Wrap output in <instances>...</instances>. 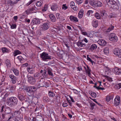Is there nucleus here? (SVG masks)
<instances>
[{
	"label": "nucleus",
	"instance_id": "nucleus-22",
	"mask_svg": "<svg viewBox=\"0 0 121 121\" xmlns=\"http://www.w3.org/2000/svg\"><path fill=\"white\" fill-rule=\"evenodd\" d=\"M84 11L82 9H81L78 14V17L79 18H81L83 17Z\"/></svg>",
	"mask_w": 121,
	"mask_h": 121
},
{
	"label": "nucleus",
	"instance_id": "nucleus-41",
	"mask_svg": "<svg viewBox=\"0 0 121 121\" xmlns=\"http://www.w3.org/2000/svg\"><path fill=\"white\" fill-rule=\"evenodd\" d=\"M1 50L2 51V52L3 53L7 52L9 51L8 49L5 47L2 48Z\"/></svg>",
	"mask_w": 121,
	"mask_h": 121
},
{
	"label": "nucleus",
	"instance_id": "nucleus-7",
	"mask_svg": "<svg viewBox=\"0 0 121 121\" xmlns=\"http://www.w3.org/2000/svg\"><path fill=\"white\" fill-rule=\"evenodd\" d=\"M113 72L116 75H121V69L117 67L114 68L112 70Z\"/></svg>",
	"mask_w": 121,
	"mask_h": 121
},
{
	"label": "nucleus",
	"instance_id": "nucleus-30",
	"mask_svg": "<svg viewBox=\"0 0 121 121\" xmlns=\"http://www.w3.org/2000/svg\"><path fill=\"white\" fill-rule=\"evenodd\" d=\"M5 63L7 67H11V65L10 63V60H9L7 59L5 61Z\"/></svg>",
	"mask_w": 121,
	"mask_h": 121
},
{
	"label": "nucleus",
	"instance_id": "nucleus-6",
	"mask_svg": "<svg viewBox=\"0 0 121 121\" xmlns=\"http://www.w3.org/2000/svg\"><path fill=\"white\" fill-rule=\"evenodd\" d=\"M25 90L27 92L30 93L35 91L36 90V88L34 86H30L26 87Z\"/></svg>",
	"mask_w": 121,
	"mask_h": 121
},
{
	"label": "nucleus",
	"instance_id": "nucleus-56",
	"mask_svg": "<svg viewBox=\"0 0 121 121\" xmlns=\"http://www.w3.org/2000/svg\"><path fill=\"white\" fill-rule=\"evenodd\" d=\"M42 75L44 78H46L47 76L46 72L45 71H44Z\"/></svg>",
	"mask_w": 121,
	"mask_h": 121
},
{
	"label": "nucleus",
	"instance_id": "nucleus-35",
	"mask_svg": "<svg viewBox=\"0 0 121 121\" xmlns=\"http://www.w3.org/2000/svg\"><path fill=\"white\" fill-rule=\"evenodd\" d=\"M21 53V52L18 50H15L14 52V56H16L18 54H20Z\"/></svg>",
	"mask_w": 121,
	"mask_h": 121
},
{
	"label": "nucleus",
	"instance_id": "nucleus-18",
	"mask_svg": "<svg viewBox=\"0 0 121 121\" xmlns=\"http://www.w3.org/2000/svg\"><path fill=\"white\" fill-rule=\"evenodd\" d=\"M14 117L13 114H8L7 121H12Z\"/></svg>",
	"mask_w": 121,
	"mask_h": 121
},
{
	"label": "nucleus",
	"instance_id": "nucleus-9",
	"mask_svg": "<svg viewBox=\"0 0 121 121\" xmlns=\"http://www.w3.org/2000/svg\"><path fill=\"white\" fill-rule=\"evenodd\" d=\"M9 77L11 79V81L12 83L13 84H15L17 81L16 77L12 74L10 75Z\"/></svg>",
	"mask_w": 121,
	"mask_h": 121
},
{
	"label": "nucleus",
	"instance_id": "nucleus-37",
	"mask_svg": "<svg viewBox=\"0 0 121 121\" xmlns=\"http://www.w3.org/2000/svg\"><path fill=\"white\" fill-rule=\"evenodd\" d=\"M104 52L105 54H108L109 52V50L108 48V47H106L104 48Z\"/></svg>",
	"mask_w": 121,
	"mask_h": 121
},
{
	"label": "nucleus",
	"instance_id": "nucleus-4",
	"mask_svg": "<svg viewBox=\"0 0 121 121\" xmlns=\"http://www.w3.org/2000/svg\"><path fill=\"white\" fill-rule=\"evenodd\" d=\"M109 39L111 41L117 42L118 40V38L116 34L111 33L109 35Z\"/></svg>",
	"mask_w": 121,
	"mask_h": 121
},
{
	"label": "nucleus",
	"instance_id": "nucleus-23",
	"mask_svg": "<svg viewBox=\"0 0 121 121\" xmlns=\"http://www.w3.org/2000/svg\"><path fill=\"white\" fill-rule=\"evenodd\" d=\"M27 69L28 72L30 73H33L34 72V68L33 67H29L27 68Z\"/></svg>",
	"mask_w": 121,
	"mask_h": 121
},
{
	"label": "nucleus",
	"instance_id": "nucleus-49",
	"mask_svg": "<svg viewBox=\"0 0 121 121\" xmlns=\"http://www.w3.org/2000/svg\"><path fill=\"white\" fill-rule=\"evenodd\" d=\"M106 78L109 82L112 81V78L108 76H106Z\"/></svg>",
	"mask_w": 121,
	"mask_h": 121
},
{
	"label": "nucleus",
	"instance_id": "nucleus-15",
	"mask_svg": "<svg viewBox=\"0 0 121 121\" xmlns=\"http://www.w3.org/2000/svg\"><path fill=\"white\" fill-rule=\"evenodd\" d=\"M28 81L30 83L34 84L35 82V80L33 77L30 76L28 78Z\"/></svg>",
	"mask_w": 121,
	"mask_h": 121
},
{
	"label": "nucleus",
	"instance_id": "nucleus-52",
	"mask_svg": "<svg viewBox=\"0 0 121 121\" xmlns=\"http://www.w3.org/2000/svg\"><path fill=\"white\" fill-rule=\"evenodd\" d=\"M71 8L73 9L75 11L77 10L78 9V8L77 7H76L74 5L71 7Z\"/></svg>",
	"mask_w": 121,
	"mask_h": 121
},
{
	"label": "nucleus",
	"instance_id": "nucleus-50",
	"mask_svg": "<svg viewBox=\"0 0 121 121\" xmlns=\"http://www.w3.org/2000/svg\"><path fill=\"white\" fill-rule=\"evenodd\" d=\"M95 104L93 103H91L90 104V105L91 107V109L93 110L94 108V107L95 105Z\"/></svg>",
	"mask_w": 121,
	"mask_h": 121
},
{
	"label": "nucleus",
	"instance_id": "nucleus-32",
	"mask_svg": "<svg viewBox=\"0 0 121 121\" xmlns=\"http://www.w3.org/2000/svg\"><path fill=\"white\" fill-rule=\"evenodd\" d=\"M43 101L44 102H48L49 101L50 99L47 96H44L43 98Z\"/></svg>",
	"mask_w": 121,
	"mask_h": 121
},
{
	"label": "nucleus",
	"instance_id": "nucleus-26",
	"mask_svg": "<svg viewBox=\"0 0 121 121\" xmlns=\"http://www.w3.org/2000/svg\"><path fill=\"white\" fill-rule=\"evenodd\" d=\"M92 24L93 27H97L98 25V21L96 20H94L92 22Z\"/></svg>",
	"mask_w": 121,
	"mask_h": 121
},
{
	"label": "nucleus",
	"instance_id": "nucleus-27",
	"mask_svg": "<svg viewBox=\"0 0 121 121\" xmlns=\"http://www.w3.org/2000/svg\"><path fill=\"white\" fill-rule=\"evenodd\" d=\"M115 3V1L113 0H108L107 3L108 5H111V6L113 4Z\"/></svg>",
	"mask_w": 121,
	"mask_h": 121
},
{
	"label": "nucleus",
	"instance_id": "nucleus-3",
	"mask_svg": "<svg viewBox=\"0 0 121 121\" xmlns=\"http://www.w3.org/2000/svg\"><path fill=\"white\" fill-rule=\"evenodd\" d=\"M40 57L44 61H46L47 60H51V56L48 55V54L43 52L40 54Z\"/></svg>",
	"mask_w": 121,
	"mask_h": 121
},
{
	"label": "nucleus",
	"instance_id": "nucleus-12",
	"mask_svg": "<svg viewBox=\"0 0 121 121\" xmlns=\"http://www.w3.org/2000/svg\"><path fill=\"white\" fill-rule=\"evenodd\" d=\"M35 10V9L34 7H31L29 8L27 10L25 11L24 12L25 14L28 15L31 13V12Z\"/></svg>",
	"mask_w": 121,
	"mask_h": 121
},
{
	"label": "nucleus",
	"instance_id": "nucleus-25",
	"mask_svg": "<svg viewBox=\"0 0 121 121\" xmlns=\"http://www.w3.org/2000/svg\"><path fill=\"white\" fill-rule=\"evenodd\" d=\"M12 70L15 75L17 76H18L19 75V71L17 69H15L14 68H13L12 69Z\"/></svg>",
	"mask_w": 121,
	"mask_h": 121
},
{
	"label": "nucleus",
	"instance_id": "nucleus-24",
	"mask_svg": "<svg viewBox=\"0 0 121 121\" xmlns=\"http://www.w3.org/2000/svg\"><path fill=\"white\" fill-rule=\"evenodd\" d=\"M32 22L33 24L36 25L39 24L40 23V21L38 19L34 18L33 19Z\"/></svg>",
	"mask_w": 121,
	"mask_h": 121
},
{
	"label": "nucleus",
	"instance_id": "nucleus-33",
	"mask_svg": "<svg viewBox=\"0 0 121 121\" xmlns=\"http://www.w3.org/2000/svg\"><path fill=\"white\" fill-rule=\"evenodd\" d=\"M48 95L50 97H53L55 95L54 93L51 91L48 92Z\"/></svg>",
	"mask_w": 121,
	"mask_h": 121
},
{
	"label": "nucleus",
	"instance_id": "nucleus-2",
	"mask_svg": "<svg viewBox=\"0 0 121 121\" xmlns=\"http://www.w3.org/2000/svg\"><path fill=\"white\" fill-rule=\"evenodd\" d=\"M50 24V22L48 21L43 23V24L41 25V30L43 31L47 30L49 28Z\"/></svg>",
	"mask_w": 121,
	"mask_h": 121
},
{
	"label": "nucleus",
	"instance_id": "nucleus-19",
	"mask_svg": "<svg viewBox=\"0 0 121 121\" xmlns=\"http://www.w3.org/2000/svg\"><path fill=\"white\" fill-rule=\"evenodd\" d=\"M49 18L53 22H55L56 21V18L54 15L52 14H50L49 15Z\"/></svg>",
	"mask_w": 121,
	"mask_h": 121
},
{
	"label": "nucleus",
	"instance_id": "nucleus-16",
	"mask_svg": "<svg viewBox=\"0 0 121 121\" xmlns=\"http://www.w3.org/2000/svg\"><path fill=\"white\" fill-rule=\"evenodd\" d=\"M70 20L74 22H77L78 21L77 18L72 15H71L69 17Z\"/></svg>",
	"mask_w": 121,
	"mask_h": 121
},
{
	"label": "nucleus",
	"instance_id": "nucleus-29",
	"mask_svg": "<svg viewBox=\"0 0 121 121\" xmlns=\"http://www.w3.org/2000/svg\"><path fill=\"white\" fill-rule=\"evenodd\" d=\"M97 48L96 45L95 44H92L90 48V49L91 50H93L96 49Z\"/></svg>",
	"mask_w": 121,
	"mask_h": 121
},
{
	"label": "nucleus",
	"instance_id": "nucleus-61",
	"mask_svg": "<svg viewBox=\"0 0 121 121\" xmlns=\"http://www.w3.org/2000/svg\"><path fill=\"white\" fill-rule=\"evenodd\" d=\"M89 55H87V60L88 61H89L90 62H92V60L91 59L90 57H89Z\"/></svg>",
	"mask_w": 121,
	"mask_h": 121
},
{
	"label": "nucleus",
	"instance_id": "nucleus-28",
	"mask_svg": "<svg viewBox=\"0 0 121 121\" xmlns=\"http://www.w3.org/2000/svg\"><path fill=\"white\" fill-rule=\"evenodd\" d=\"M111 7L114 9H117L118 8V6L117 3L115 1V3H114V4H113L112 6H111Z\"/></svg>",
	"mask_w": 121,
	"mask_h": 121
},
{
	"label": "nucleus",
	"instance_id": "nucleus-62",
	"mask_svg": "<svg viewBox=\"0 0 121 121\" xmlns=\"http://www.w3.org/2000/svg\"><path fill=\"white\" fill-rule=\"evenodd\" d=\"M106 13L105 11H103L101 13V15L102 17L104 16H106Z\"/></svg>",
	"mask_w": 121,
	"mask_h": 121
},
{
	"label": "nucleus",
	"instance_id": "nucleus-57",
	"mask_svg": "<svg viewBox=\"0 0 121 121\" xmlns=\"http://www.w3.org/2000/svg\"><path fill=\"white\" fill-rule=\"evenodd\" d=\"M115 15L113 13H112L109 15V17L110 18H112L113 17H115Z\"/></svg>",
	"mask_w": 121,
	"mask_h": 121
},
{
	"label": "nucleus",
	"instance_id": "nucleus-55",
	"mask_svg": "<svg viewBox=\"0 0 121 121\" xmlns=\"http://www.w3.org/2000/svg\"><path fill=\"white\" fill-rule=\"evenodd\" d=\"M91 95L92 97L94 98L95 97H96V93L94 92H92Z\"/></svg>",
	"mask_w": 121,
	"mask_h": 121
},
{
	"label": "nucleus",
	"instance_id": "nucleus-36",
	"mask_svg": "<svg viewBox=\"0 0 121 121\" xmlns=\"http://www.w3.org/2000/svg\"><path fill=\"white\" fill-rule=\"evenodd\" d=\"M114 26H112V25H111L109 26V28H108L106 32H109L113 30L114 29Z\"/></svg>",
	"mask_w": 121,
	"mask_h": 121
},
{
	"label": "nucleus",
	"instance_id": "nucleus-20",
	"mask_svg": "<svg viewBox=\"0 0 121 121\" xmlns=\"http://www.w3.org/2000/svg\"><path fill=\"white\" fill-rule=\"evenodd\" d=\"M4 112L7 114H9L11 112L12 110L9 107H7L4 109Z\"/></svg>",
	"mask_w": 121,
	"mask_h": 121
},
{
	"label": "nucleus",
	"instance_id": "nucleus-38",
	"mask_svg": "<svg viewBox=\"0 0 121 121\" xmlns=\"http://www.w3.org/2000/svg\"><path fill=\"white\" fill-rule=\"evenodd\" d=\"M95 0H90L89 1V3L93 7H94L95 3Z\"/></svg>",
	"mask_w": 121,
	"mask_h": 121
},
{
	"label": "nucleus",
	"instance_id": "nucleus-39",
	"mask_svg": "<svg viewBox=\"0 0 121 121\" xmlns=\"http://www.w3.org/2000/svg\"><path fill=\"white\" fill-rule=\"evenodd\" d=\"M87 69L86 70V73H87L89 76L91 74V70L90 69L88 65L87 66Z\"/></svg>",
	"mask_w": 121,
	"mask_h": 121
},
{
	"label": "nucleus",
	"instance_id": "nucleus-42",
	"mask_svg": "<svg viewBox=\"0 0 121 121\" xmlns=\"http://www.w3.org/2000/svg\"><path fill=\"white\" fill-rule=\"evenodd\" d=\"M95 16L96 18L98 19H99L100 18V16L99 13L98 12L95 13Z\"/></svg>",
	"mask_w": 121,
	"mask_h": 121
},
{
	"label": "nucleus",
	"instance_id": "nucleus-31",
	"mask_svg": "<svg viewBox=\"0 0 121 121\" xmlns=\"http://www.w3.org/2000/svg\"><path fill=\"white\" fill-rule=\"evenodd\" d=\"M8 3L10 5H13L14 4H16L17 2H16L15 1L13 0V1H12L11 0H8L7 1Z\"/></svg>",
	"mask_w": 121,
	"mask_h": 121
},
{
	"label": "nucleus",
	"instance_id": "nucleus-34",
	"mask_svg": "<svg viewBox=\"0 0 121 121\" xmlns=\"http://www.w3.org/2000/svg\"><path fill=\"white\" fill-rule=\"evenodd\" d=\"M113 98V96L112 95V96H107L106 98V100L108 102H109Z\"/></svg>",
	"mask_w": 121,
	"mask_h": 121
},
{
	"label": "nucleus",
	"instance_id": "nucleus-14",
	"mask_svg": "<svg viewBox=\"0 0 121 121\" xmlns=\"http://www.w3.org/2000/svg\"><path fill=\"white\" fill-rule=\"evenodd\" d=\"M97 42L100 45L102 46H104L106 44V41L103 39L99 40Z\"/></svg>",
	"mask_w": 121,
	"mask_h": 121
},
{
	"label": "nucleus",
	"instance_id": "nucleus-58",
	"mask_svg": "<svg viewBox=\"0 0 121 121\" xmlns=\"http://www.w3.org/2000/svg\"><path fill=\"white\" fill-rule=\"evenodd\" d=\"M16 25L14 24H13L11 26V29H13L16 28Z\"/></svg>",
	"mask_w": 121,
	"mask_h": 121
},
{
	"label": "nucleus",
	"instance_id": "nucleus-47",
	"mask_svg": "<svg viewBox=\"0 0 121 121\" xmlns=\"http://www.w3.org/2000/svg\"><path fill=\"white\" fill-rule=\"evenodd\" d=\"M68 106V101L67 102H66L65 101L62 104V106L64 107H65Z\"/></svg>",
	"mask_w": 121,
	"mask_h": 121
},
{
	"label": "nucleus",
	"instance_id": "nucleus-48",
	"mask_svg": "<svg viewBox=\"0 0 121 121\" xmlns=\"http://www.w3.org/2000/svg\"><path fill=\"white\" fill-rule=\"evenodd\" d=\"M8 96V94H6L4 95V97L3 98V100L4 101H5V98Z\"/></svg>",
	"mask_w": 121,
	"mask_h": 121
},
{
	"label": "nucleus",
	"instance_id": "nucleus-59",
	"mask_svg": "<svg viewBox=\"0 0 121 121\" xmlns=\"http://www.w3.org/2000/svg\"><path fill=\"white\" fill-rule=\"evenodd\" d=\"M39 76V73H36L34 75V77L35 78H38Z\"/></svg>",
	"mask_w": 121,
	"mask_h": 121
},
{
	"label": "nucleus",
	"instance_id": "nucleus-51",
	"mask_svg": "<svg viewBox=\"0 0 121 121\" xmlns=\"http://www.w3.org/2000/svg\"><path fill=\"white\" fill-rule=\"evenodd\" d=\"M67 8V6H66V4H63V5L62 7V9L65 10Z\"/></svg>",
	"mask_w": 121,
	"mask_h": 121
},
{
	"label": "nucleus",
	"instance_id": "nucleus-1",
	"mask_svg": "<svg viewBox=\"0 0 121 121\" xmlns=\"http://www.w3.org/2000/svg\"><path fill=\"white\" fill-rule=\"evenodd\" d=\"M18 102V100L16 97H11L8 98L7 103L9 106L12 107L17 105Z\"/></svg>",
	"mask_w": 121,
	"mask_h": 121
},
{
	"label": "nucleus",
	"instance_id": "nucleus-54",
	"mask_svg": "<svg viewBox=\"0 0 121 121\" xmlns=\"http://www.w3.org/2000/svg\"><path fill=\"white\" fill-rule=\"evenodd\" d=\"M41 2L39 1L37 2L36 3V5L38 7H39L41 5Z\"/></svg>",
	"mask_w": 121,
	"mask_h": 121
},
{
	"label": "nucleus",
	"instance_id": "nucleus-64",
	"mask_svg": "<svg viewBox=\"0 0 121 121\" xmlns=\"http://www.w3.org/2000/svg\"><path fill=\"white\" fill-rule=\"evenodd\" d=\"M18 59L20 60L21 63H22V57L21 56H19L17 57Z\"/></svg>",
	"mask_w": 121,
	"mask_h": 121
},
{
	"label": "nucleus",
	"instance_id": "nucleus-53",
	"mask_svg": "<svg viewBox=\"0 0 121 121\" xmlns=\"http://www.w3.org/2000/svg\"><path fill=\"white\" fill-rule=\"evenodd\" d=\"M4 108V105H3L1 107V110L0 111L1 113L4 112H4L5 108Z\"/></svg>",
	"mask_w": 121,
	"mask_h": 121
},
{
	"label": "nucleus",
	"instance_id": "nucleus-63",
	"mask_svg": "<svg viewBox=\"0 0 121 121\" xmlns=\"http://www.w3.org/2000/svg\"><path fill=\"white\" fill-rule=\"evenodd\" d=\"M48 74L51 76H52L53 75V74L52 73L51 71L50 70H48Z\"/></svg>",
	"mask_w": 121,
	"mask_h": 121
},
{
	"label": "nucleus",
	"instance_id": "nucleus-5",
	"mask_svg": "<svg viewBox=\"0 0 121 121\" xmlns=\"http://www.w3.org/2000/svg\"><path fill=\"white\" fill-rule=\"evenodd\" d=\"M114 54L118 57L121 58V49L118 48H115L114 51Z\"/></svg>",
	"mask_w": 121,
	"mask_h": 121
},
{
	"label": "nucleus",
	"instance_id": "nucleus-17",
	"mask_svg": "<svg viewBox=\"0 0 121 121\" xmlns=\"http://www.w3.org/2000/svg\"><path fill=\"white\" fill-rule=\"evenodd\" d=\"M16 88V86L15 85H12L10 86L9 90L11 92L13 93L15 91Z\"/></svg>",
	"mask_w": 121,
	"mask_h": 121
},
{
	"label": "nucleus",
	"instance_id": "nucleus-45",
	"mask_svg": "<svg viewBox=\"0 0 121 121\" xmlns=\"http://www.w3.org/2000/svg\"><path fill=\"white\" fill-rule=\"evenodd\" d=\"M18 98L21 101H22L24 99V97L22 95H19L18 96Z\"/></svg>",
	"mask_w": 121,
	"mask_h": 121
},
{
	"label": "nucleus",
	"instance_id": "nucleus-60",
	"mask_svg": "<svg viewBox=\"0 0 121 121\" xmlns=\"http://www.w3.org/2000/svg\"><path fill=\"white\" fill-rule=\"evenodd\" d=\"M49 82H46L45 83V84L46 85V87H49L50 86V84L49 83Z\"/></svg>",
	"mask_w": 121,
	"mask_h": 121
},
{
	"label": "nucleus",
	"instance_id": "nucleus-21",
	"mask_svg": "<svg viewBox=\"0 0 121 121\" xmlns=\"http://www.w3.org/2000/svg\"><path fill=\"white\" fill-rule=\"evenodd\" d=\"M77 45L78 47H84L86 46L85 43H83L82 42L78 41L77 43Z\"/></svg>",
	"mask_w": 121,
	"mask_h": 121
},
{
	"label": "nucleus",
	"instance_id": "nucleus-10",
	"mask_svg": "<svg viewBox=\"0 0 121 121\" xmlns=\"http://www.w3.org/2000/svg\"><path fill=\"white\" fill-rule=\"evenodd\" d=\"M120 98L119 96H117L114 99V105L115 106H118L119 105L120 103Z\"/></svg>",
	"mask_w": 121,
	"mask_h": 121
},
{
	"label": "nucleus",
	"instance_id": "nucleus-13",
	"mask_svg": "<svg viewBox=\"0 0 121 121\" xmlns=\"http://www.w3.org/2000/svg\"><path fill=\"white\" fill-rule=\"evenodd\" d=\"M95 3L94 7H100L103 5L102 3L99 1L95 0Z\"/></svg>",
	"mask_w": 121,
	"mask_h": 121
},
{
	"label": "nucleus",
	"instance_id": "nucleus-11",
	"mask_svg": "<svg viewBox=\"0 0 121 121\" xmlns=\"http://www.w3.org/2000/svg\"><path fill=\"white\" fill-rule=\"evenodd\" d=\"M58 6L56 3H53L51 6V10L53 11H56L58 9Z\"/></svg>",
	"mask_w": 121,
	"mask_h": 121
},
{
	"label": "nucleus",
	"instance_id": "nucleus-40",
	"mask_svg": "<svg viewBox=\"0 0 121 121\" xmlns=\"http://www.w3.org/2000/svg\"><path fill=\"white\" fill-rule=\"evenodd\" d=\"M93 12V11L92 10H88L86 13L87 16L89 17L90 15H91Z\"/></svg>",
	"mask_w": 121,
	"mask_h": 121
},
{
	"label": "nucleus",
	"instance_id": "nucleus-8",
	"mask_svg": "<svg viewBox=\"0 0 121 121\" xmlns=\"http://www.w3.org/2000/svg\"><path fill=\"white\" fill-rule=\"evenodd\" d=\"M4 112L3 113H1L0 114V117L1 119L2 120H6L7 121L8 120V114H7Z\"/></svg>",
	"mask_w": 121,
	"mask_h": 121
},
{
	"label": "nucleus",
	"instance_id": "nucleus-43",
	"mask_svg": "<svg viewBox=\"0 0 121 121\" xmlns=\"http://www.w3.org/2000/svg\"><path fill=\"white\" fill-rule=\"evenodd\" d=\"M48 9V6L46 5H45L44 7L42 9V11L43 12L46 11Z\"/></svg>",
	"mask_w": 121,
	"mask_h": 121
},
{
	"label": "nucleus",
	"instance_id": "nucleus-44",
	"mask_svg": "<svg viewBox=\"0 0 121 121\" xmlns=\"http://www.w3.org/2000/svg\"><path fill=\"white\" fill-rule=\"evenodd\" d=\"M75 2L78 4H80L82 3L83 0H74Z\"/></svg>",
	"mask_w": 121,
	"mask_h": 121
},
{
	"label": "nucleus",
	"instance_id": "nucleus-46",
	"mask_svg": "<svg viewBox=\"0 0 121 121\" xmlns=\"http://www.w3.org/2000/svg\"><path fill=\"white\" fill-rule=\"evenodd\" d=\"M115 88L117 89H119L121 88V83L117 84L115 86Z\"/></svg>",
	"mask_w": 121,
	"mask_h": 121
}]
</instances>
